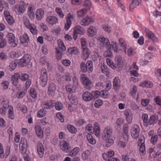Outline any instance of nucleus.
Instances as JSON below:
<instances>
[{
	"instance_id": "nucleus-15",
	"label": "nucleus",
	"mask_w": 161,
	"mask_h": 161,
	"mask_svg": "<svg viewBox=\"0 0 161 161\" xmlns=\"http://www.w3.org/2000/svg\"><path fill=\"white\" fill-rule=\"evenodd\" d=\"M37 150L39 156L42 157L43 156L44 149L42 144L41 142H39L37 144Z\"/></svg>"
},
{
	"instance_id": "nucleus-55",
	"label": "nucleus",
	"mask_w": 161,
	"mask_h": 161,
	"mask_svg": "<svg viewBox=\"0 0 161 161\" xmlns=\"http://www.w3.org/2000/svg\"><path fill=\"white\" fill-rule=\"evenodd\" d=\"M17 66V64L14 62H12L10 64L9 67L10 68V70L12 71L14 70Z\"/></svg>"
},
{
	"instance_id": "nucleus-14",
	"label": "nucleus",
	"mask_w": 161,
	"mask_h": 161,
	"mask_svg": "<svg viewBox=\"0 0 161 161\" xmlns=\"http://www.w3.org/2000/svg\"><path fill=\"white\" fill-rule=\"evenodd\" d=\"M145 31L148 37L152 40L154 42H156L157 41V39L155 36L154 34L151 31L148 29H145Z\"/></svg>"
},
{
	"instance_id": "nucleus-29",
	"label": "nucleus",
	"mask_w": 161,
	"mask_h": 161,
	"mask_svg": "<svg viewBox=\"0 0 161 161\" xmlns=\"http://www.w3.org/2000/svg\"><path fill=\"white\" fill-rule=\"evenodd\" d=\"M67 51L68 53L71 55L76 54L78 52V49L75 47L69 48Z\"/></svg>"
},
{
	"instance_id": "nucleus-53",
	"label": "nucleus",
	"mask_w": 161,
	"mask_h": 161,
	"mask_svg": "<svg viewBox=\"0 0 161 161\" xmlns=\"http://www.w3.org/2000/svg\"><path fill=\"white\" fill-rule=\"evenodd\" d=\"M55 108L57 110H60L62 109V104L61 102H57L55 104Z\"/></svg>"
},
{
	"instance_id": "nucleus-48",
	"label": "nucleus",
	"mask_w": 161,
	"mask_h": 161,
	"mask_svg": "<svg viewBox=\"0 0 161 161\" xmlns=\"http://www.w3.org/2000/svg\"><path fill=\"white\" fill-rule=\"evenodd\" d=\"M90 152L88 150H86L82 154V158L83 160H85L88 158Z\"/></svg>"
},
{
	"instance_id": "nucleus-19",
	"label": "nucleus",
	"mask_w": 161,
	"mask_h": 161,
	"mask_svg": "<svg viewBox=\"0 0 161 161\" xmlns=\"http://www.w3.org/2000/svg\"><path fill=\"white\" fill-rule=\"evenodd\" d=\"M35 129L36 135L38 136L40 138H43V132L41 127L39 125H37L35 127Z\"/></svg>"
},
{
	"instance_id": "nucleus-59",
	"label": "nucleus",
	"mask_w": 161,
	"mask_h": 161,
	"mask_svg": "<svg viewBox=\"0 0 161 161\" xmlns=\"http://www.w3.org/2000/svg\"><path fill=\"white\" fill-rule=\"evenodd\" d=\"M29 28L32 33L34 35L37 34V30L36 27L34 25L32 26L31 25V27H30Z\"/></svg>"
},
{
	"instance_id": "nucleus-51",
	"label": "nucleus",
	"mask_w": 161,
	"mask_h": 161,
	"mask_svg": "<svg viewBox=\"0 0 161 161\" xmlns=\"http://www.w3.org/2000/svg\"><path fill=\"white\" fill-rule=\"evenodd\" d=\"M86 65L84 62H82L80 64V69L81 71L83 73H86L87 72L86 70Z\"/></svg>"
},
{
	"instance_id": "nucleus-60",
	"label": "nucleus",
	"mask_w": 161,
	"mask_h": 161,
	"mask_svg": "<svg viewBox=\"0 0 161 161\" xmlns=\"http://www.w3.org/2000/svg\"><path fill=\"white\" fill-rule=\"evenodd\" d=\"M30 94L32 97L33 98H35L36 97V94L35 92V90L34 88L31 89L30 91Z\"/></svg>"
},
{
	"instance_id": "nucleus-17",
	"label": "nucleus",
	"mask_w": 161,
	"mask_h": 161,
	"mask_svg": "<svg viewBox=\"0 0 161 161\" xmlns=\"http://www.w3.org/2000/svg\"><path fill=\"white\" fill-rule=\"evenodd\" d=\"M72 18H73V16L70 15V14H68L67 16L66 23L65 25L64 28L65 30L67 31L70 28L71 24L70 19Z\"/></svg>"
},
{
	"instance_id": "nucleus-11",
	"label": "nucleus",
	"mask_w": 161,
	"mask_h": 161,
	"mask_svg": "<svg viewBox=\"0 0 161 161\" xmlns=\"http://www.w3.org/2000/svg\"><path fill=\"white\" fill-rule=\"evenodd\" d=\"M82 97L85 101H89L93 100V97L91 93L88 92H85L82 95Z\"/></svg>"
},
{
	"instance_id": "nucleus-64",
	"label": "nucleus",
	"mask_w": 161,
	"mask_h": 161,
	"mask_svg": "<svg viewBox=\"0 0 161 161\" xmlns=\"http://www.w3.org/2000/svg\"><path fill=\"white\" fill-rule=\"evenodd\" d=\"M149 100L147 99H142L141 100V104L142 105L144 106H146L147 104L149 103Z\"/></svg>"
},
{
	"instance_id": "nucleus-3",
	"label": "nucleus",
	"mask_w": 161,
	"mask_h": 161,
	"mask_svg": "<svg viewBox=\"0 0 161 161\" xmlns=\"http://www.w3.org/2000/svg\"><path fill=\"white\" fill-rule=\"evenodd\" d=\"M145 141V138L143 136H141L139 138L138 146H139L140 145L139 150L141 152L140 154L142 155L145 154V147L144 144Z\"/></svg>"
},
{
	"instance_id": "nucleus-32",
	"label": "nucleus",
	"mask_w": 161,
	"mask_h": 161,
	"mask_svg": "<svg viewBox=\"0 0 161 161\" xmlns=\"http://www.w3.org/2000/svg\"><path fill=\"white\" fill-rule=\"evenodd\" d=\"M23 22L27 28H29L31 27V24L30 23L29 19L25 16L23 17Z\"/></svg>"
},
{
	"instance_id": "nucleus-21",
	"label": "nucleus",
	"mask_w": 161,
	"mask_h": 161,
	"mask_svg": "<svg viewBox=\"0 0 161 161\" xmlns=\"http://www.w3.org/2000/svg\"><path fill=\"white\" fill-rule=\"evenodd\" d=\"M88 35L90 37H93L96 34V29L94 26H91L87 30Z\"/></svg>"
},
{
	"instance_id": "nucleus-30",
	"label": "nucleus",
	"mask_w": 161,
	"mask_h": 161,
	"mask_svg": "<svg viewBox=\"0 0 161 161\" xmlns=\"http://www.w3.org/2000/svg\"><path fill=\"white\" fill-rule=\"evenodd\" d=\"M81 21L83 23L82 25H88L90 23H92L93 21L92 19L88 17H86L85 19H83L81 20Z\"/></svg>"
},
{
	"instance_id": "nucleus-8",
	"label": "nucleus",
	"mask_w": 161,
	"mask_h": 161,
	"mask_svg": "<svg viewBox=\"0 0 161 161\" xmlns=\"http://www.w3.org/2000/svg\"><path fill=\"white\" fill-rule=\"evenodd\" d=\"M20 40L21 43L23 44L25 47L28 46V43L29 42V39L27 34L25 33L23 36H20Z\"/></svg>"
},
{
	"instance_id": "nucleus-34",
	"label": "nucleus",
	"mask_w": 161,
	"mask_h": 161,
	"mask_svg": "<svg viewBox=\"0 0 161 161\" xmlns=\"http://www.w3.org/2000/svg\"><path fill=\"white\" fill-rule=\"evenodd\" d=\"M91 93L93 97V100L99 97L101 94L100 91L98 90L92 91Z\"/></svg>"
},
{
	"instance_id": "nucleus-13",
	"label": "nucleus",
	"mask_w": 161,
	"mask_h": 161,
	"mask_svg": "<svg viewBox=\"0 0 161 161\" xmlns=\"http://www.w3.org/2000/svg\"><path fill=\"white\" fill-rule=\"evenodd\" d=\"M56 90V86L53 83L50 84L48 88V93L50 96H52L54 95L55 91Z\"/></svg>"
},
{
	"instance_id": "nucleus-25",
	"label": "nucleus",
	"mask_w": 161,
	"mask_h": 161,
	"mask_svg": "<svg viewBox=\"0 0 161 161\" xmlns=\"http://www.w3.org/2000/svg\"><path fill=\"white\" fill-rule=\"evenodd\" d=\"M158 116L157 115H153L151 116L149 120L148 125H153L156 123L158 120Z\"/></svg>"
},
{
	"instance_id": "nucleus-47",
	"label": "nucleus",
	"mask_w": 161,
	"mask_h": 161,
	"mask_svg": "<svg viewBox=\"0 0 161 161\" xmlns=\"http://www.w3.org/2000/svg\"><path fill=\"white\" fill-rule=\"evenodd\" d=\"M58 45L59 48H57L59 49V50H61L60 49H61L62 51H65V47L64 45L63 42L62 41H60V42H58Z\"/></svg>"
},
{
	"instance_id": "nucleus-28",
	"label": "nucleus",
	"mask_w": 161,
	"mask_h": 161,
	"mask_svg": "<svg viewBox=\"0 0 161 161\" xmlns=\"http://www.w3.org/2000/svg\"><path fill=\"white\" fill-rule=\"evenodd\" d=\"M140 0H133L132 3L130 4L129 8L130 10H132L134 8L138 6L140 3Z\"/></svg>"
},
{
	"instance_id": "nucleus-44",
	"label": "nucleus",
	"mask_w": 161,
	"mask_h": 161,
	"mask_svg": "<svg viewBox=\"0 0 161 161\" xmlns=\"http://www.w3.org/2000/svg\"><path fill=\"white\" fill-rule=\"evenodd\" d=\"M56 58L58 60H59L61 58L62 56V53L61 52V50H59V49L56 48Z\"/></svg>"
},
{
	"instance_id": "nucleus-45",
	"label": "nucleus",
	"mask_w": 161,
	"mask_h": 161,
	"mask_svg": "<svg viewBox=\"0 0 161 161\" xmlns=\"http://www.w3.org/2000/svg\"><path fill=\"white\" fill-rule=\"evenodd\" d=\"M8 114L9 117L11 119H14V116L13 113V108L12 106H10L9 107V110L8 112Z\"/></svg>"
},
{
	"instance_id": "nucleus-24",
	"label": "nucleus",
	"mask_w": 161,
	"mask_h": 161,
	"mask_svg": "<svg viewBox=\"0 0 161 161\" xmlns=\"http://www.w3.org/2000/svg\"><path fill=\"white\" fill-rule=\"evenodd\" d=\"M120 80L118 77H115L113 81V86L115 90L118 89L120 87Z\"/></svg>"
},
{
	"instance_id": "nucleus-26",
	"label": "nucleus",
	"mask_w": 161,
	"mask_h": 161,
	"mask_svg": "<svg viewBox=\"0 0 161 161\" xmlns=\"http://www.w3.org/2000/svg\"><path fill=\"white\" fill-rule=\"evenodd\" d=\"M93 132L97 136H98L100 135V129L98 123H96L94 125L93 129Z\"/></svg>"
},
{
	"instance_id": "nucleus-1",
	"label": "nucleus",
	"mask_w": 161,
	"mask_h": 161,
	"mask_svg": "<svg viewBox=\"0 0 161 161\" xmlns=\"http://www.w3.org/2000/svg\"><path fill=\"white\" fill-rule=\"evenodd\" d=\"M115 65H113L112 68L113 69L117 68V71H120L122 69L123 66V61L121 56L120 55L116 56L115 57ZM111 67L112 68V66Z\"/></svg>"
},
{
	"instance_id": "nucleus-58",
	"label": "nucleus",
	"mask_w": 161,
	"mask_h": 161,
	"mask_svg": "<svg viewBox=\"0 0 161 161\" xmlns=\"http://www.w3.org/2000/svg\"><path fill=\"white\" fill-rule=\"evenodd\" d=\"M56 12L58 14L60 17L62 18L64 16V15L62 13L61 9L59 8H57L56 9Z\"/></svg>"
},
{
	"instance_id": "nucleus-41",
	"label": "nucleus",
	"mask_w": 161,
	"mask_h": 161,
	"mask_svg": "<svg viewBox=\"0 0 161 161\" xmlns=\"http://www.w3.org/2000/svg\"><path fill=\"white\" fill-rule=\"evenodd\" d=\"M7 36L9 42V43H12L14 42L15 37L13 33H8V35Z\"/></svg>"
},
{
	"instance_id": "nucleus-20",
	"label": "nucleus",
	"mask_w": 161,
	"mask_h": 161,
	"mask_svg": "<svg viewBox=\"0 0 161 161\" xmlns=\"http://www.w3.org/2000/svg\"><path fill=\"white\" fill-rule=\"evenodd\" d=\"M44 10L42 8L37 9L36 12V19L40 20L42 19L44 17Z\"/></svg>"
},
{
	"instance_id": "nucleus-10",
	"label": "nucleus",
	"mask_w": 161,
	"mask_h": 161,
	"mask_svg": "<svg viewBox=\"0 0 161 161\" xmlns=\"http://www.w3.org/2000/svg\"><path fill=\"white\" fill-rule=\"evenodd\" d=\"M60 147L63 151L67 153L68 152H69L70 150V147L68 143L64 141L61 142L60 143Z\"/></svg>"
},
{
	"instance_id": "nucleus-57",
	"label": "nucleus",
	"mask_w": 161,
	"mask_h": 161,
	"mask_svg": "<svg viewBox=\"0 0 161 161\" xmlns=\"http://www.w3.org/2000/svg\"><path fill=\"white\" fill-rule=\"evenodd\" d=\"M62 79L64 80L65 81H70L71 80V77L68 74H65L62 77Z\"/></svg>"
},
{
	"instance_id": "nucleus-42",
	"label": "nucleus",
	"mask_w": 161,
	"mask_h": 161,
	"mask_svg": "<svg viewBox=\"0 0 161 161\" xmlns=\"http://www.w3.org/2000/svg\"><path fill=\"white\" fill-rule=\"evenodd\" d=\"M68 97L71 103L74 104H76L77 103V99L74 97H73L71 94H69L68 96Z\"/></svg>"
},
{
	"instance_id": "nucleus-43",
	"label": "nucleus",
	"mask_w": 161,
	"mask_h": 161,
	"mask_svg": "<svg viewBox=\"0 0 161 161\" xmlns=\"http://www.w3.org/2000/svg\"><path fill=\"white\" fill-rule=\"evenodd\" d=\"M29 77V75L26 74L22 73L20 75V79L23 81H25L28 80Z\"/></svg>"
},
{
	"instance_id": "nucleus-49",
	"label": "nucleus",
	"mask_w": 161,
	"mask_h": 161,
	"mask_svg": "<svg viewBox=\"0 0 161 161\" xmlns=\"http://www.w3.org/2000/svg\"><path fill=\"white\" fill-rule=\"evenodd\" d=\"M106 141V146L107 147H109L112 145L114 142V141L112 139L108 138L107 140H104Z\"/></svg>"
},
{
	"instance_id": "nucleus-36",
	"label": "nucleus",
	"mask_w": 161,
	"mask_h": 161,
	"mask_svg": "<svg viewBox=\"0 0 161 161\" xmlns=\"http://www.w3.org/2000/svg\"><path fill=\"white\" fill-rule=\"evenodd\" d=\"M80 149L78 147H75L70 152L69 156L73 157L75 156L79 151Z\"/></svg>"
},
{
	"instance_id": "nucleus-27",
	"label": "nucleus",
	"mask_w": 161,
	"mask_h": 161,
	"mask_svg": "<svg viewBox=\"0 0 161 161\" xmlns=\"http://www.w3.org/2000/svg\"><path fill=\"white\" fill-rule=\"evenodd\" d=\"M91 53V51L89 49L86 48H83L82 52V54L83 56H82L83 58L86 59L88 58L89 55Z\"/></svg>"
},
{
	"instance_id": "nucleus-33",
	"label": "nucleus",
	"mask_w": 161,
	"mask_h": 161,
	"mask_svg": "<svg viewBox=\"0 0 161 161\" xmlns=\"http://www.w3.org/2000/svg\"><path fill=\"white\" fill-rule=\"evenodd\" d=\"M152 86L153 84L150 81H144L140 84V86L149 88Z\"/></svg>"
},
{
	"instance_id": "nucleus-37",
	"label": "nucleus",
	"mask_w": 161,
	"mask_h": 161,
	"mask_svg": "<svg viewBox=\"0 0 161 161\" xmlns=\"http://www.w3.org/2000/svg\"><path fill=\"white\" fill-rule=\"evenodd\" d=\"M7 23L10 25H12L14 23V20L13 17L11 16H7L5 18Z\"/></svg>"
},
{
	"instance_id": "nucleus-56",
	"label": "nucleus",
	"mask_w": 161,
	"mask_h": 161,
	"mask_svg": "<svg viewBox=\"0 0 161 161\" xmlns=\"http://www.w3.org/2000/svg\"><path fill=\"white\" fill-rule=\"evenodd\" d=\"M103 104V102L102 100L98 99L96 101L94 104V106L96 108H99Z\"/></svg>"
},
{
	"instance_id": "nucleus-2",
	"label": "nucleus",
	"mask_w": 161,
	"mask_h": 161,
	"mask_svg": "<svg viewBox=\"0 0 161 161\" xmlns=\"http://www.w3.org/2000/svg\"><path fill=\"white\" fill-rule=\"evenodd\" d=\"M78 84V81L73 79L72 83L68 84L66 86V90L67 92L73 93L75 92Z\"/></svg>"
},
{
	"instance_id": "nucleus-40",
	"label": "nucleus",
	"mask_w": 161,
	"mask_h": 161,
	"mask_svg": "<svg viewBox=\"0 0 161 161\" xmlns=\"http://www.w3.org/2000/svg\"><path fill=\"white\" fill-rule=\"evenodd\" d=\"M86 9H82L81 10L77 12V15L79 17H83L86 13Z\"/></svg>"
},
{
	"instance_id": "nucleus-16",
	"label": "nucleus",
	"mask_w": 161,
	"mask_h": 161,
	"mask_svg": "<svg viewBox=\"0 0 161 161\" xmlns=\"http://www.w3.org/2000/svg\"><path fill=\"white\" fill-rule=\"evenodd\" d=\"M124 114L126 116V119L127 122L129 124L130 123L132 120V114L130 111L128 109L124 111Z\"/></svg>"
},
{
	"instance_id": "nucleus-22",
	"label": "nucleus",
	"mask_w": 161,
	"mask_h": 161,
	"mask_svg": "<svg viewBox=\"0 0 161 161\" xmlns=\"http://www.w3.org/2000/svg\"><path fill=\"white\" fill-rule=\"evenodd\" d=\"M101 39L104 47L108 49L111 48V45L108 39L105 38L104 37H102Z\"/></svg>"
},
{
	"instance_id": "nucleus-31",
	"label": "nucleus",
	"mask_w": 161,
	"mask_h": 161,
	"mask_svg": "<svg viewBox=\"0 0 161 161\" xmlns=\"http://www.w3.org/2000/svg\"><path fill=\"white\" fill-rule=\"evenodd\" d=\"M86 137L88 142L92 144H95L96 143V141L93 137L91 134L88 133L86 135Z\"/></svg>"
},
{
	"instance_id": "nucleus-12",
	"label": "nucleus",
	"mask_w": 161,
	"mask_h": 161,
	"mask_svg": "<svg viewBox=\"0 0 161 161\" xmlns=\"http://www.w3.org/2000/svg\"><path fill=\"white\" fill-rule=\"evenodd\" d=\"M29 56L28 55H25L20 60V64L21 67L26 66L30 62Z\"/></svg>"
},
{
	"instance_id": "nucleus-5",
	"label": "nucleus",
	"mask_w": 161,
	"mask_h": 161,
	"mask_svg": "<svg viewBox=\"0 0 161 161\" xmlns=\"http://www.w3.org/2000/svg\"><path fill=\"white\" fill-rule=\"evenodd\" d=\"M140 129L139 126L137 125H134L131 130V134L132 137L134 139L138 138L139 135Z\"/></svg>"
},
{
	"instance_id": "nucleus-52",
	"label": "nucleus",
	"mask_w": 161,
	"mask_h": 161,
	"mask_svg": "<svg viewBox=\"0 0 161 161\" xmlns=\"http://www.w3.org/2000/svg\"><path fill=\"white\" fill-rule=\"evenodd\" d=\"M112 53L109 50L105 51L103 54V56L105 58L108 57H111L112 56Z\"/></svg>"
},
{
	"instance_id": "nucleus-6",
	"label": "nucleus",
	"mask_w": 161,
	"mask_h": 161,
	"mask_svg": "<svg viewBox=\"0 0 161 161\" xmlns=\"http://www.w3.org/2000/svg\"><path fill=\"white\" fill-rule=\"evenodd\" d=\"M85 30L80 26H76L74 28L73 33V38L75 40L77 37V34L83 35L85 33Z\"/></svg>"
},
{
	"instance_id": "nucleus-7",
	"label": "nucleus",
	"mask_w": 161,
	"mask_h": 161,
	"mask_svg": "<svg viewBox=\"0 0 161 161\" xmlns=\"http://www.w3.org/2000/svg\"><path fill=\"white\" fill-rule=\"evenodd\" d=\"M28 5V3H26L24 2L21 1L20 2L19 5H17L16 6V10L19 13H23L25 11Z\"/></svg>"
},
{
	"instance_id": "nucleus-35",
	"label": "nucleus",
	"mask_w": 161,
	"mask_h": 161,
	"mask_svg": "<svg viewBox=\"0 0 161 161\" xmlns=\"http://www.w3.org/2000/svg\"><path fill=\"white\" fill-rule=\"evenodd\" d=\"M7 4L5 2L0 0V11L5 10L7 7Z\"/></svg>"
},
{
	"instance_id": "nucleus-63",
	"label": "nucleus",
	"mask_w": 161,
	"mask_h": 161,
	"mask_svg": "<svg viewBox=\"0 0 161 161\" xmlns=\"http://www.w3.org/2000/svg\"><path fill=\"white\" fill-rule=\"evenodd\" d=\"M158 139V136L157 135L152 136L151 139V142L153 144H155L157 142Z\"/></svg>"
},
{
	"instance_id": "nucleus-38",
	"label": "nucleus",
	"mask_w": 161,
	"mask_h": 161,
	"mask_svg": "<svg viewBox=\"0 0 161 161\" xmlns=\"http://www.w3.org/2000/svg\"><path fill=\"white\" fill-rule=\"evenodd\" d=\"M142 119L145 124L147 126L148 125V121L149 119L148 115L146 114H144L142 116Z\"/></svg>"
},
{
	"instance_id": "nucleus-23",
	"label": "nucleus",
	"mask_w": 161,
	"mask_h": 161,
	"mask_svg": "<svg viewBox=\"0 0 161 161\" xmlns=\"http://www.w3.org/2000/svg\"><path fill=\"white\" fill-rule=\"evenodd\" d=\"M46 20L50 24L53 25L57 22L58 19L56 17L50 16L47 18Z\"/></svg>"
},
{
	"instance_id": "nucleus-61",
	"label": "nucleus",
	"mask_w": 161,
	"mask_h": 161,
	"mask_svg": "<svg viewBox=\"0 0 161 161\" xmlns=\"http://www.w3.org/2000/svg\"><path fill=\"white\" fill-rule=\"evenodd\" d=\"M91 2L89 0H86L83 3V5L88 8H89L91 6Z\"/></svg>"
},
{
	"instance_id": "nucleus-39",
	"label": "nucleus",
	"mask_w": 161,
	"mask_h": 161,
	"mask_svg": "<svg viewBox=\"0 0 161 161\" xmlns=\"http://www.w3.org/2000/svg\"><path fill=\"white\" fill-rule=\"evenodd\" d=\"M67 128L68 130L72 133H75L77 131V130L75 126L72 125H68Z\"/></svg>"
},
{
	"instance_id": "nucleus-18",
	"label": "nucleus",
	"mask_w": 161,
	"mask_h": 161,
	"mask_svg": "<svg viewBox=\"0 0 161 161\" xmlns=\"http://www.w3.org/2000/svg\"><path fill=\"white\" fill-rule=\"evenodd\" d=\"M40 84L43 87L45 86L47 82V75H41L40 78Z\"/></svg>"
},
{
	"instance_id": "nucleus-54",
	"label": "nucleus",
	"mask_w": 161,
	"mask_h": 161,
	"mask_svg": "<svg viewBox=\"0 0 161 161\" xmlns=\"http://www.w3.org/2000/svg\"><path fill=\"white\" fill-rule=\"evenodd\" d=\"M92 58L93 60L94 61L97 60V59L100 60L101 58V57L99 56L98 53L95 52L94 55L93 56Z\"/></svg>"
},
{
	"instance_id": "nucleus-62",
	"label": "nucleus",
	"mask_w": 161,
	"mask_h": 161,
	"mask_svg": "<svg viewBox=\"0 0 161 161\" xmlns=\"http://www.w3.org/2000/svg\"><path fill=\"white\" fill-rule=\"evenodd\" d=\"M26 91L24 90V91L20 92L19 94L17 95V97L19 98H21L23 97L25 95Z\"/></svg>"
},
{
	"instance_id": "nucleus-50",
	"label": "nucleus",
	"mask_w": 161,
	"mask_h": 161,
	"mask_svg": "<svg viewBox=\"0 0 161 161\" xmlns=\"http://www.w3.org/2000/svg\"><path fill=\"white\" fill-rule=\"evenodd\" d=\"M7 42L5 39L3 38L0 39V48H3L6 46Z\"/></svg>"
},
{
	"instance_id": "nucleus-9",
	"label": "nucleus",
	"mask_w": 161,
	"mask_h": 161,
	"mask_svg": "<svg viewBox=\"0 0 161 161\" xmlns=\"http://www.w3.org/2000/svg\"><path fill=\"white\" fill-rule=\"evenodd\" d=\"M82 83L85 88L87 89L90 90L93 86L92 82L88 77L82 80Z\"/></svg>"
},
{
	"instance_id": "nucleus-4",
	"label": "nucleus",
	"mask_w": 161,
	"mask_h": 161,
	"mask_svg": "<svg viewBox=\"0 0 161 161\" xmlns=\"http://www.w3.org/2000/svg\"><path fill=\"white\" fill-rule=\"evenodd\" d=\"M113 130L109 126L106 127L104 129L102 134L103 140H107L111 136L112 134Z\"/></svg>"
},
{
	"instance_id": "nucleus-46",
	"label": "nucleus",
	"mask_w": 161,
	"mask_h": 161,
	"mask_svg": "<svg viewBox=\"0 0 161 161\" xmlns=\"http://www.w3.org/2000/svg\"><path fill=\"white\" fill-rule=\"evenodd\" d=\"M46 111L45 110V108H43L40 110L37 113V115L39 117H42L45 116L46 113Z\"/></svg>"
}]
</instances>
